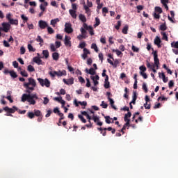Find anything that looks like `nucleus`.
Wrapping results in <instances>:
<instances>
[{"label":"nucleus","instance_id":"nucleus-1","mask_svg":"<svg viewBox=\"0 0 178 178\" xmlns=\"http://www.w3.org/2000/svg\"><path fill=\"white\" fill-rule=\"evenodd\" d=\"M29 82H25L23 84V87L26 88V94H23L22 96V102H25L27 101L33 95H30L31 93V91L34 90V88L36 87V81L33 78H29L28 79Z\"/></svg>","mask_w":178,"mask_h":178},{"label":"nucleus","instance_id":"nucleus-2","mask_svg":"<svg viewBox=\"0 0 178 178\" xmlns=\"http://www.w3.org/2000/svg\"><path fill=\"white\" fill-rule=\"evenodd\" d=\"M152 54L154 56V65H151L149 61H146V66L147 67L148 69L152 70V72L156 74V70L159 69V65H160L159 58H158V54L156 51L152 52Z\"/></svg>","mask_w":178,"mask_h":178},{"label":"nucleus","instance_id":"nucleus-3","mask_svg":"<svg viewBox=\"0 0 178 178\" xmlns=\"http://www.w3.org/2000/svg\"><path fill=\"white\" fill-rule=\"evenodd\" d=\"M38 83H40L41 87H47L49 88L51 87V81L48 79H41V78H38L37 79Z\"/></svg>","mask_w":178,"mask_h":178},{"label":"nucleus","instance_id":"nucleus-4","mask_svg":"<svg viewBox=\"0 0 178 178\" xmlns=\"http://www.w3.org/2000/svg\"><path fill=\"white\" fill-rule=\"evenodd\" d=\"M1 26L3 28H0V29L3 32L8 33L10 29L11 25H10L9 23L3 22V23H1Z\"/></svg>","mask_w":178,"mask_h":178},{"label":"nucleus","instance_id":"nucleus-5","mask_svg":"<svg viewBox=\"0 0 178 178\" xmlns=\"http://www.w3.org/2000/svg\"><path fill=\"white\" fill-rule=\"evenodd\" d=\"M3 111L7 113H15V111H18V108L16 106H13V108H9L8 106H6L3 108Z\"/></svg>","mask_w":178,"mask_h":178},{"label":"nucleus","instance_id":"nucleus-6","mask_svg":"<svg viewBox=\"0 0 178 178\" xmlns=\"http://www.w3.org/2000/svg\"><path fill=\"white\" fill-rule=\"evenodd\" d=\"M65 32L68 34L73 33V29L72 28V25L70 23H65Z\"/></svg>","mask_w":178,"mask_h":178},{"label":"nucleus","instance_id":"nucleus-7","mask_svg":"<svg viewBox=\"0 0 178 178\" xmlns=\"http://www.w3.org/2000/svg\"><path fill=\"white\" fill-rule=\"evenodd\" d=\"M34 99H38L37 95H32V96H31V97H29L26 101L31 105H35L36 102H35V100H34Z\"/></svg>","mask_w":178,"mask_h":178},{"label":"nucleus","instance_id":"nucleus-8","mask_svg":"<svg viewBox=\"0 0 178 178\" xmlns=\"http://www.w3.org/2000/svg\"><path fill=\"white\" fill-rule=\"evenodd\" d=\"M71 38L67 36V35H65V47H72V44H71Z\"/></svg>","mask_w":178,"mask_h":178},{"label":"nucleus","instance_id":"nucleus-9","mask_svg":"<svg viewBox=\"0 0 178 178\" xmlns=\"http://www.w3.org/2000/svg\"><path fill=\"white\" fill-rule=\"evenodd\" d=\"M38 26H40V29L44 30L46 27L48 26V24L45 21H40L38 22Z\"/></svg>","mask_w":178,"mask_h":178},{"label":"nucleus","instance_id":"nucleus-10","mask_svg":"<svg viewBox=\"0 0 178 178\" xmlns=\"http://www.w3.org/2000/svg\"><path fill=\"white\" fill-rule=\"evenodd\" d=\"M91 52L88 50V49L84 48L83 49V54H81V58H83V60H86L88 57V55H90Z\"/></svg>","mask_w":178,"mask_h":178},{"label":"nucleus","instance_id":"nucleus-11","mask_svg":"<svg viewBox=\"0 0 178 178\" xmlns=\"http://www.w3.org/2000/svg\"><path fill=\"white\" fill-rule=\"evenodd\" d=\"M161 41L160 38L158 37V36L156 37L155 39H154V44H155L156 46H157L159 49H160L161 47H162V45L161 44Z\"/></svg>","mask_w":178,"mask_h":178},{"label":"nucleus","instance_id":"nucleus-12","mask_svg":"<svg viewBox=\"0 0 178 178\" xmlns=\"http://www.w3.org/2000/svg\"><path fill=\"white\" fill-rule=\"evenodd\" d=\"M33 62L38 65H43L44 63H42V60L40 58V57L35 56L33 58Z\"/></svg>","mask_w":178,"mask_h":178},{"label":"nucleus","instance_id":"nucleus-13","mask_svg":"<svg viewBox=\"0 0 178 178\" xmlns=\"http://www.w3.org/2000/svg\"><path fill=\"white\" fill-rule=\"evenodd\" d=\"M55 74H56L57 77H61L63 76H66L67 72L65 70H63V71L58 70V71H56V72H55Z\"/></svg>","mask_w":178,"mask_h":178},{"label":"nucleus","instance_id":"nucleus-14","mask_svg":"<svg viewBox=\"0 0 178 178\" xmlns=\"http://www.w3.org/2000/svg\"><path fill=\"white\" fill-rule=\"evenodd\" d=\"M63 82L66 85H72L74 84V78H70L68 79H63Z\"/></svg>","mask_w":178,"mask_h":178},{"label":"nucleus","instance_id":"nucleus-15","mask_svg":"<svg viewBox=\"0 0 178 178\" xmlns=\"http://www.w3.org/2000/svg\"><path fill=\"white\" fill-rule=\"evenodd\" d=\"M92 120H93L94 122L97 123V125H99L100 127L102 126V122H99V118L97 116L93 115Z\"/></svg>","mask_w":178,"mask_h":178},{"label":"nucleus","instance_id":"nucleus-16","mask_svg":"<svg viewBox=\"0 0 178 178\" xmlns=\"http://www.w3.org/2000/svg\"><path fill=\"white\" fill-rule=\"evenodd\" d=\"M85 72H86L87 74H89L92 76H94L96 74L95 69L92 67L90 68V70H88V68L85 69Z\"/></svg>","mask_w":178,"mask_h":178},{"label":"nucleus","instance_id":"nucleus-17","mask_svg":"<svg viewBox=\"0 0 178 178\" xmlns=\"http://www.w3.org/2000/svg\"><path fill=\"white\" fill-rule=\"evenodd\" d=\"M108 101H109V104H110L111 106V108H113L115 111H117L118 108H117V107L114 105L115 102H114L113 99H111V97H108Z\"/></svg>","mask_w":178,"mask_h":178},{"label":"nucleus","instance_id":"nucleus-18","mask_svg":"<svg viewBox=\"0 0 178 178\" xmlns=\"http://www.w3.org/2000/svg\"><path fill=\"white\" fill-rule=\"evenodd\" d=\"M129 118H131V113L130 111H128V113H126V115H124V122H130V120L129 119Z\"/></svg>","mask_w":178,"mask_h":178},{"label":"nucleus","instance_id":"nucleus-19","mask_svg":"<svg viewBox=\"0 0 178 178\" xmlns=\"http://www.w3.org/2000/svg\"><path fill=\"white\" fill-rule=\"evenodd\" d=\"M69 13L71 15L72 17L74 19H76L77 15L76 13V10H69Z\"/></svg>","mask_w":178,"mask_h":178},{"label":"nucleus","instance_id":"nucleus-20","mask_svg":"<svg viewBox=\"0 0 178 178\" xmlns=\"http://www.w3.org/2000/svg\"><path fill=\"white\" fill-rule=\"evenodd\" d=\"M104 118L106 120H105L106 123H107V124L114 123V121L113 120V118H111L110 116H108V115L105 116ZM111 120H112V121H111Z\"/></svg>","mask_w":178,"mask_h":178},{"label":"nucleus","instance_id":"nucleus-21","mask_svg":"<svg viewBox=\"0 0 178 178\" xmlns=\"http://www.w3.org/2000/svg\"><path fill=\"white\" fill-rule=\"evenodd\" d=\"M42 54H43V57L42 58L44 57V58L47 59L49 57V53L48 50H43V51H42Z\"/></svg>","mask_w":178,"mask_h":178},{"label":"nucleus","instance_id":"nucleus-22","mask_svg":"<svg viewBox=\"0 0 178 178\" xmlns=\"http://www.w3.org/2000/svg\"><path fill=\"white\" fill-rule=\"evenodd\" d=\"M59 22V19L58 18H56V19H54L52 20H51L50 22V24L53 26V27H55L56 26V24Z\"/></svg>","mask_w":178,"mask_h":178},{"label":"nucleus","instance_id":"nucleus-23","mask_svg":"<svg viewBox=\"0 0 178 178\" xmlns=\"http://www.w3.org/2000/svg\"><path fill=\"white\" fill-rule=\"evenodd\" d=\"M79 19H80L81 22H86V17L83 14L79 15Z\"/></svg>","mask_w":178,"mask_h":178},{"label":"nucleus","instance_id":"nucleus-24","mask_svg":"<svg viewBox=\"0 0 178 178\" xmlns=\"http://www.w3.org/2000/svg\"><path fill=\"white\" fill-rule=\"evenodd\" d=\"M129 31V25H124L123 29H122V33L127 35Z\"/></svg>","mask_w":178,"mask_h":178},{"label":"nucleus","instance_id":"nucleus-25","mask_svg":"<svg viewBox=\"0 0 178 178\" xmlns=\"http://www.w3.org/2000/svg\"><path fill=\"white\" fill-rule=\"evenodd\" d=\"M52 58L54 60H58L59 58V54L58 52H54L52 54Z\"/></svg>","mask_w":178,"mask_h":178},{"label":"nucleus","instance_id":"nucleus-26","mask_svg":"<svg viewBox=\"0 0 178 178\" xmlns=\"http://www.w3.org/2000/svg\"><path fill=\"white\" fill-rule=\"evenodd\" d=\"M26 70H28L29 72H35V68H34L33 66L30 65H28Z\"/></svg>","mask_w":178,"mask_h":178},{"label":"nucleus","instance_id":"nucleus-27","mask_svg":"<svg viewBox=\"0 0 178 178\" xmlns=\"http://www.w3.org/2000/svg\"><path fill=\"white\" fill-rule=\"evenodd\" d=\"M101 24V21H99V18H95V24H94V28H97L99 25Z\"/></svg>","mask_w":178,"mask_h":178},{"label":"nucleus","instance_id":"nucleus-28","mask_svg":"<svg viewBox=\"0 0 178 178\" xmlns=\"http://www.w3.org/2000/svg\"><path fill=\"white\" fill-rule=\"evenodd\" d=\"M35 41L40 42V47H42V44L44 42V40L40 35H38L37 39H35Z\"/></svg>","mask_w":178,"mask_h":178},{"label":"nucleus","instance_id":"nucleus-29","mask_svg":"<svg viewBox=\"0 0 178 178\" xmlns=\"http://www.w3.org/2000/svg\"><path fill=\"white\" fill-rule=\"evenodd\" d=\"M154 10H155V12L159 13V14H162L163 13V10L159 6H156Z\"/></svg>","mask_w":178,"mask_h":178},{"label":"nucleus","instance_id":"nucleus-30","mask_svg":"<svg viewBox=\"0 0 178 178\" xmlns=\"http://www.w3.org/2000/svg\"><path fill=\"white\" fill-rule=\"evenodd\" d=\"M8 21H9L10 24H14V25H16V26L18 25V20L17 19H10Z\"/></svg>","mask_w":178,"mask_h":178},{"label":"nucleus","instance_id":"nucleus-31","mask_svg":"<svg viewBox=\"0 0 178 178\" xmlns=\"http://www.w3.org/2000/svg\"><path fill=\"white\" fill-rule=\"evenodd\" d=\"M55 72H56V71H49V74L51 78L54 79L56 77V74Z\"/></svg>","mask_w":178,"mask_h":178},{"label":"nucleus","instance_id":"nucleus-32","mask_svg":"<svg viewBox=\"0 0 178 178\" xmlns=\"http://www.w3.org/2000/svg\"><path fill=\"white\" fill-rule=\"evenodd\" d=\"M11 77H13V79H17V74L15 73V71H10V74Z\"/></svg>","mask_w":178,"mask_h":178},{"label":"nucleus","instance_id":"nucleus-33","mask_svg":"<svg viewBox=\"0 0 178 178\" xmlns=\"http://www.w3.org/2000/svg\"><path fill=\"white\" fill-rule=\"evenodd\" d=\"M28 49L29 52H35L36 49L33 48L31 44H28Z\"/></svg>","mask_w":178,"mask_h":178},{"label":"nucleus","instance_id":"nucleus-34","mask_svg":"<svg viewBox=\"0 0 178 178\" xmlns=\"http://www.w3.org/2000/svg\"><path fill=\"white\" fill-rule=\"evenodd\" d=\"M83 29L84 30H89V29H92V26H88V25H87L86 23H83Z\"/></svg>","mask_w":178,"mask_h":178},{"label":"nucleus","instance_id":"nucleus-35","mask_svg":"<svg viewBox=\"0 0 178 178\" xmlns=\"http://www.w3.org/2000/svg\"><path fill=\"white\" fill-rule=\"evenodd\" d=\"M171 47L174 49H178V42H171Z\"/></svg>","mask_w":178,"mask_h":178},{"label":"nucleus","instance_id":"nucleus-36","mask_svg":"<svg viewBox=\"0 0 178 178\" xmlns=\"http://www.w3.org/2000/svg\"><path fill=\"white\" fill-rule=\"evenodd\" d=\"M139 70H140V72L145 73V71H147V67H145V65H141L140 66Z\"/></svg>","mask_w":178,"mask_h":178},{"label":"nucleus","instance_id":"nucleus-37","mask_svg":"<svg viewBox=\"0 0 178 178\" xmlns=\"http://www.w3.org/2000/svg\"><path fill=\"white\" fill-rule=\"evenodd\" d=\"M33 113L37 117L42 116V114H41V112L39 110H35Z\"/></svg>","mask_w":178,"mask_h":178},{"label":"nucleus","instance_id":"nucleus-38","mask_svg":"<svg viewBox=\"0 0 178 178\" xmlns=\"http://www.w3.org/2000/svg\"><path fill=\"white\" fill-rule=\"evenodd\" d=\"M91 48L93 49L94 51H95V52H97V53L99 51L97 45L95 43L92 44Z\"/></svg>","mask_w":178,"mask_h":178},{"label":"nucleus","instance_id":"nucleus-39","mask_svg":"<svg viewBox=\"0 0 178 178\" xmlns=\"http://www.w3.org/2000/svg\"><path fill=\"white\" fill-rule=\"evenodd\" d=\"M161 35H163V39L165 41H168V37L166 35L165 32H161Z\"/></svg>","mask_w":178,"mask_h":178},{"label":"nucleus","instance_id":"nucleus-40","mask_svg":"<svg viewBox=\"0 0 178 178\" xmlns=\"http://www.w3.org/2000/svg\"><path fill=\"white\" fill-rule=\"evenodd\" d=\"M136 9H137V13H140V10H143L144 9V6H136Z\"/></svg>","mask_w":178,"mask_h":178},{"label":"nucleus","instance_id":"nucleus-41","mask_svg":"<svg viewBox=\"0 0 178 178\" xmlns=\"http://www.w3.org/2000/svg\"><path fill=\"white\" fill-rule=\"evenodd\" d=\"M120 26H122V21H118V24L115 26V30H120Z\"/></svg>","mask_w":178,"mask_h":178},{"label":"nucleus","instance_id":"nucleus-42","mask_svg":"<svg viewBox=\"0 0 178 178\" xmlns=\"http://www.w3.org/2000/svg\"><path fill=\"white\" fill-rule=\"evenodd\" d=\"M47 32L49 34H54L55 31L51 26H47Z\"/></svg>","mask_w":178,"mask_h":178},{"label":"nucleus","instance_id":"nucleus-43","mask_svg":"<svg viewBox=\"0 0 178 178\" xmlns=\"http://www.w3.org/2000/svg\"><path fill=\"white\" fill-rule=\"evenodd\" d=\"M160 30L163 31H165L167 30V26H166L165 24H163L160 26Z\"/></svg>","mask_w":178,"mask_h":178},{"label":"nucleus","instance_id":"nucleus-44","mask_svg":"<svg viewBox=\"0 0 178 178\" xmlns=\"http://www.w3.org/2000/svg\"><path fill=\"white\" fill-rule=\"evenodd\" d=\"M79 119L81 121V122L86 123V120L83 118L82 115H78Z\"/></svg>","mask_w":178,"mask_h":178},{"label":"nucleus","instance_id":"nucleus-45","mask_svg":"<svg viewBox=\"0 0 178 178\" xmlns=\"http://www.w3.org/2000/svg\"><path fill=\"white\" fill-rule=\"evenodd\" d=\"M27 115L29 119H33L34 118V116H35L33 112H29L27 113Z\"/></svg>","mask_w":178,"mask_h":178},{"label":"nucleus","instance_id":"nucleus-46","mask_svg":"<svg viewBox=\"0 0 178 178\" xmlns=\"http://www.w3.org/2000/svg\"><path fill=\"white\" fill-rule=\"evenodd\" d=\"M86 42H83L80 43V44H79L78 48L79 49H84V47H86Z\"/></svg>","mask_w":178,"mask_h":178},{"label":"nucleus","instance_id":"nucleus-47","mask_svg":"<svg viewBox=\"0 0 178 178\" xmlns=\"http://www.w3.org/2000/svg\"><path fill=\"white\" fill-rule=\"evenodd\" d=\"M50 50H51V51H52V52H55V51H56V47H55L54 44H50Z\"/></svg>","mask_w":178,"mask_h":178},{"label":"nucleus","instance_id":"nucleus-48","mask_svg":"<svg viewBox=\"0 0 178 178\" xmlns=\"http://www.w3.org/2000/svg\"><path fill=\"white\" fill-rule=\"evenodd\" d=\"M90 79H92V80L93 81L94 83V86H97L99 84V81L97 80H95V76H91Z\"/></svg>","mask_w":178,"mask_h":178},{"label":"nucleus","instance_id":"nucleus-49","mask_svg":"<svg viewBox=\"0 0 178 178\" xmlns=\"http://www.w3.org/2000/svg\"><path fill=\"white\" fill-rule=\"evenodd\" d=\"M20 74H21V75H22L23 77H28V76H29V74H28V73L26 72V71H21Z\"/></svg>","mask_w":178,"mask_h":178},{"label":"nucleus","instance_id":"nucleus-50","mask_svg":"<svg viewBox=\"0 0 178 178\" xmlns=\"http://www.w3.org/2000/svg\"><path fill=\"white\" fill-rule=\"evenodd\" d=\"M143 90H145V93H147L148 89H147V84H145V83H143Z\"/></svg>","mask_w":178,"mask_h":178},{"label":"nucleus","instance_id":"nucleus-51","mask_svg":"<svg viewBox=\"0 0 178 178\" xmlns=\"http://www.w3.org/2000/svg\"><path fill=\"white\" fill-rule=\"evenodd\" d=\"M143 106L145 109L149 110L151 108V105L148 104V102H145V104H143Z\"/></svg>","mask_w":178,"mask_h":178},{"label":"nucleus","instance_id":"nucleus-52","mask_svg":"<svg viewBox=\"0 0 178 178\" xmlns=\"http://www.w3.org/2000/svg\"><path fill=\"white\" fill-rule=\"evenodd\" d=\"M21 17H22V19L23 20V22L24 23L27 22L29 20L28 17L24 16V15H22Z\"/></svg>","mask_w":178,"mask_h":178},{"label":"nucleus","instance_id":"nucleus-53","mask_svg":"<svg viewBox=\"0 0 178 178\" xmlns=\"http://www.w3.org/2000/svg\"><path fill=\"white\" fill-rule=\"evenodd\" d=\"M49 102V99H48V97H44V102H43L44 105L48 104Z\"/></svg>","mask_w":178,"mask_h":178},{"label":"nucleus","instance_id":"nucleus-54","mask_svg":"<svg viewBox=\"0 0 178 178\" xmlns=\"http://www.w3.org/2000/svg\"><path fill=\"white\" fill-rule=\"evenodd\" d=\"M100 106H102L104 108H107L108 104L104 102V101L102 102V104H100Z\"/></svg>","mask_w":178,"mask_h":178},{"label":"nucleus","instance_id":"nucleus-55","mask_svg":"<svg viewBox=\"0 0 178 178\" xmlns=\"http://www.w3.org/2000/svg\"><path fill=\"white\" fill-rule=\"evenodd\" d=\"M105 83H104V88H106V89H108V88H110V82L109 81H105L104 82Z\"/></svg>","mask_w":178,"mask_h":178},{"label":"nucleus","instance_id":"nucleus-56","mask_svg":"<svg viewBox=\"0 0 178 178\" xmlns=\"http://www.w3.org/2000/svg\"><path fill=\"white\" fill-rule=\"evenodd\" d=\"M53 112H54V113H57V115H59V113H60V111H59V108L58 107H56L55 108H54Z\"/></svg>","mask_w":178,"mask_h":178},{"label":"nucleus","instance_id":"nucleus-57","mask_svg":"<svg viewBox=\"0 0 178 178\" xmlns=\"http://www.w3.org/2000/svg\"><path fill=\"white\" fill-rule=\"evenodd\" d=\"M119 64V61H118V60H115L114 61V63H113V64H111V65H112L113 67H114L115 68H116L118 67V65Z\"/></svg>","mask_w":178,"mask_h":178},{"label":"nucleus","instance_id":"nucleus-58","mask_svg":"<svg viewBox=\"0 0 178 178\" xmlns=\"http://www.w3.org/2000/svg\"><path fill=\"white\" fill-rule=\"evenodd\" d=\"M54 100L60 102L63 101V99H62V97H55L54 98Z\"/></svg>","mask_w":178,"mask_h":178},{"label":"nucleus","instance_id":"nucleus-59","mask_svg":"<svg viewBox=\"0 0 178 178\" xmlns=\"http://www.w3.org/2000/svg\"><path fill=\"white\" fill-rule=\"evenodd\" d=\"M132 51L134 52H136L138 53L139 51V49L136 47H135L134 45L132 46Z\"/></svg>","mask_w":178,"mask_h":178},{"label":"nucleus","instance_id":"nucleus-60","mask_svg":"<svg viewBox=\"0 0 178 178\" xmlns=\"http://www.w3.org/2000/svg\"><path fill=\"white\" fill-rule=\"evenodd\" d=\"M83 38H84V39H86V35H79L78 36H77V39H79V40H81V39H83Z\"/></svg>","mask_w":178,"mask_h":178},{"label":"nucleus","instance_id":"nucleus-61","mask_svg":"<svg viewBox=\"0 0 178 178\" xmlns=\"http://www.w3.org/2000/svg\"><path fill=\"white\" fill-rule=\"evenodd\" d=\"M61 47V42L56 41V49H59Z\"/></svg>","mask_w":178,"mask_h":178},{"label":"nucleus","instance_id":"nucleus-62","mask_svg":"<svg viewBox=\"0 0 178 178\" xmlns=\"http://www.w3.org/2000/svg\"><path fill=\"white\" fill-rule=\"evenodd\" d=\"M3 46L6 47H9L10 44L8 43V42L7 40H3Z\"/></svg>","mask_w":178,"mask_h":178},{"label":"nucleus","instance_id":"nucleus-63","mask_svg":"<svg viewBox=\"0 0 178 178\" xmlns=\"http://www.w3.org/2000/svg\"><path fill=\"white\" fill-rule=\"evenodd\" d=\"M92 58H88V59H87V65H92Z\"/></svg>","mask_w":178,"mask_h":178},{"label":"nucleus","instance_id":"nucleus-64","mask_svg":"<svg viewBox=\"0 0 178 178\" xmlns=\"http://www.w3.org/2000/svg\"><path fill=\"white\" fill-rule=\"evenodd\" d=\"M20 51H21V54L24 55L26 51L24 47H22Z\"/></svg>","mask_w":178,"mask_h":178}]
</instances>
